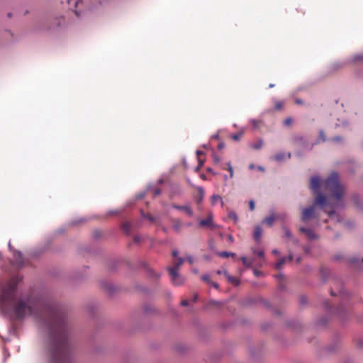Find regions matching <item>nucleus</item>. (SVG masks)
Returning a JSON list of instances; mask_svg holds the SVG:
<instances>
[{"instance_id":"f257e3e1","label":"nucleus","mask_w":363,"mask_h":363,"mask_svg":"<svg viewBox=\"0 0 363 363\" xmlns=\"http://www.w3.org/2000/svg\"><path fill=\"white\" fill-rule=\"evenodd\" d=\"M13 311L18 320L24 318L26 315L39 319L49 333L51 361L53 363H68L71 353L68 328L65 315L60 308L41 301L31 305L18 300L13 303Z\"/></svg>"},{"instance_id":"f03ea898","label":"nucleus","mask_w":363,"mask_h":363,"mask_svg":"<svg viewBox=\"0 0 363 363\" xmlns=\"http://www.w3.org/2000/svg\"><path fill=\"white\" fill-rule=\"evenodd\" d=\"M320 179L318 177L311 178L310 188L315 196V205L323 208L331 216L335 213V208L342 206L345 189L339 182V175L333 172L324 182V189L328 193L331 201L320 192Z\"/></svg>"},{"instance_id":"7ed1b4c3","label":"nucleus","mask_w":363,"mask_h":363,"mask_svg":"<svg viewBox=\"0 0 363 363\" xmlns=\"http://www.w3.org/2000/svg\"><path fill=\"white\" fill-rule=\"evenodd\" d=\"M17 285V279L11 278L2 286L0 294V300L3 304L6 305L14 301Z\"/></svg>"},{"instance_id":"20e7f679","label":"nucleus","mask_w":363,"mask_h":363,"mask_svg":"<svg viewBox=\"0 0 363 363\" xmlns=\"http://www.w3.org/2000/svg\"><path fill=\"white\" fill-rule=\"evenodd\" d=\"M172 278V283L176 286H180L184 282V279L179 273L178 271H168Z\"/></svg>"},{"instance_id":"39448f33","label":"nucleus","mask_w":363,"mask_h":363,"mask_svg":"<svg viewBox=\"0 0 363 363\" xmlns=\"http://www.w3.org/2000/svg\"><path fill=\"white\" fill-rule=\"evenodd\" d=\"M313 216H314V207L313 206L304 208L302 211L301 220L303 222H306L309 219L313 218Z\"/></svg>"},{"instance_id":"423d86ee","label":"nucleus","mask_w":363,"mask_h":363,"mask_svg":"<svg viewBox=\"0 0 363 363\" xmlns=\"http://www.w3.org/2000/svg\"><path fill=\"white\" fill-rule=\"evenodd\" d=\"M184 259L182 257H178L177 260L174 262V266L168 267V271L175 272L179 271L181 266L184 264Z\"/></svg>"},{"instance_id":"0eeeda50","label":"nucleus","mask_w":363,"mask_h":363,"mask_svg":"<svg viewBox=\"0 0 363 363\" xmlns=\"http://www.w3.org/2000/svg\"><path fill=\"white\" fill-rule=\"evenodd\" d=\"M300 231L305 233L308 240H312L318 238L316 234L311 229L303 227L300 228Z\"/></svg>"},{"instance_id":"6e6552de","label":"nucleus","mask_w":363,"mask_h":363,"mask_svg":"<svg viewBox=\"0 0 363 363\" xmlns=\"http://www.w3.org/2000/svg\"><path fill=\"white\" fill-rule=\"evenodd\" d=\"M199 225L203 227H213V215L209 213L206 219L201 220Z\"/></svg>"},{"instance_id":"1a4fd4ad","label":"nucleus","mask_w":363,"mask_h":363,"mask_svg":"<svg viewBox=\"0 0 363 363\" xmlns=\"http://www.w3.org/2000/svg\"><path fill=\"white\" fill-rule=\"evenodd\" d=\"M172 208L177 210H181L184 211L189 216H193V211L189 206H179L174 204L172 205Z\"/></svg>"},{"instance_id":"9d476101","label":"nucleus","mask_w":363,"mask_h":363,"mask_svg":"<svg viewBox=\"0 0 363 363\" xmlns=\"http://www.w3.org/2000/svg\"><path fill=\"white\" fill-rule=\"evenodd\" d=\"M262 234V229L260 226L257 225L255 228L253 238L257 242H259L260 238Z\"/></svg>"},{"instance_id":"9b49d317","label":"nucleus","mask_w":363,"mask_h":363,"mask_svg":"<svg viewBox=\"0 0 363 363\" xmlns=\"http://www.w3.org/2000/svg\"><path fill=\"white\" fill-rule=\"evenodd\" d=\"M173 229L179 233L183 228V223L179 219H173L172 220Z\"/></svg>"},{"instance_id":"f8f14e48","label":"nucleus","mask_w":363,"mask_h":363,"mask_svg":"<svg viewBox=\"0 0 363 363\" xmlns=\"http://www.w3.org/2000/svg\"><path fill=\"white\" fill-rule=\"evenodd\" d=\"M277 218H279V216H274V215H272V216H270L269 217L265 218L262 220V223L266 224L269 227H271L273 225L274 221L275 220V219H277Z\"/></svg>"},{"instance_id":"ddd939ff","label":"nucleus","mask_w":363,"mask_h":363,"mask_svg":"<svg viewBox=\"0 0 363 363\" xmlns=\"http://www.w3.org/2000/svg\"><path fill=\"white\" fill-rule=\"evenodd\" d=\"M293 259V257L291 255H289L288 258L282 257L275 264V267L277 269H280L283 264L286 262V259H289V261H291Z\"/></svg>"},{"instance_id":"4468645a","label":"nucleus","mask_w":363,"mask_h":363,"mask_svg":"<svg viewBox=\"0 0 363 363\" xmlns=\"http://www.w3.org/2000/svg\"><path fill=\"white\" fill-rule=\"evenodd\" d=\"M224 275L227 277L228 281L233 284L234 286H236L239 285L240 281L236 277L229 275L226 271L224 272Z\"/></svg>"},{"instance_id":"2eb2a0df","label":"nucleus","mask_w":363,"mask_h":363,"mask_svg":"<svg viewBox=\"0 0 363 363\" xmlns=\"http://www.w3.org/2000/svg\"><path fill=\"white\" fill-rule=\"evenodd\" d=\"M122 229L126 233L128 234L130 232L131 230V225L128 222H125L122 225Z\"/></svg>"},{"instance_id":"dca6fc26","label":"nucleus","mask_w":363,"mask_h":363,"mask_svg":"<svg viewBox=\"0 0 363 363\" xmlns=\"http://www.w3.org/2000/svg\"><path fill=\"white\" fill-rule=\"evenodd\" d=\"M197 190L199 194L198 203H200L204 196V190L202 187H198Z\"/></svg>"},{"instance_id":"f3484780","label":"nucleus","mask_w":363,"mask_h":363,"mask_svg":"<svg viewBox=\"0 0 363 363\" xmlns=\"http://www.w3.org/2000/svg\"><path fill=\"white\" fill-rule=\"evenodd\" d=\"M217 255L218 256H220V257H223V258H226V257H228L230 256H231V257H234L235 256L234 253H231V252H225V251L219 252L217 253Z\"/></svg>"},{"instance_id":"a211bd4d","label":"nucleus","mask_w":363,"mask_h":363,"mask_svg":"<svg viewBox=\"0 0 363 363\" xmlns=\"http://www.w3.org/2000/svg\"><path fill=\"white\" fill-rule=\"evenodd\" d=\"M226 166L228 167L227 168H225V167H223V169H228V171L230 172V178H233V169L230 163V162L226 163Z\"/></svg>"},{"instance_id":"6ab92c4d","label":"nucleus","mask_w":363,"mask_h":363,"mask_svg":"<svg viewBox=\"0 0 363 363\" xmlns=\"http://www.w3.org/2000/svg\"><path fill=\"white\" fill-rule=\"evenodd\" d=\"M284 107V103L281 101H276L274 103V108L276 110H281Z\"/></svg>"},{"instance_id":"aec40b11","label":"nucleus","mask_w":363,"mask_h":363,"mask_svg":"<svg viewBox=\"0 0 363 363\" xmlns=\"http://www.w3.org/2000/svg\"><path fill=\"white\" fill-rule=\"evenodd\" d=\"M240 259H241V261H242V264H243L245 267H251V265H252V262H250V261L247 259V257H242L240 258Z\"/></svg>"},{"instance_id":"412c9836","label":"nucleus","mask_w":363,"mask_h":363,"mask_svg":"<svg viewBox=\"0 0 363 363\" xmlns=\"http://www.w3.org/2000/svg\"><path fill=\"white\" fill-rule=\"evenodd\" d=\"M285 157V155L284 153H279L274 156V160L277 161H281Z\"/></svg>"},{"instance_id":"4be33fe9","label":"nucleus","mask_w":363,"mask_h":363,"mask_svg":"<svg viewBox=\"0 0 363 363\" xmlns=\"http://www.w3.org/2000/svg\"><path fill=\"white\" fill-rule=\"evenodd\" d=\"M262 146V140H259L257 141V143H255V144H253L252 145V148L255 149V150H258L259 148H261Z\"/></svg>"},{"instance_id":"5701e85b","label":"nucleus","mask_w":363,"mask_h":363,"mask_svg":"<svg viewBox=\"0 0 363 363\" xmlns=\"http://www.w3.org/2000/svg\"><path fill=\"white\" fill-rule=\"evenodd\" d=\"M242 135V133L240 132V133H235V134H233L232 136H231V138L234 140H238L241 136Z\"/></svg>"},{"instance_id":"b1692460","label":"nucleus","mask_w":363,"mask_h":363,"mask_svg":"<svg viewBox=\"0 0 363 363\" xmlns=\"http://www.w3.org/2000/svg\"><path fill=\"white\" fill-rule=\"evenodd\" d=\"M253 250V252L254 254L257 255L258 257H264V251L263 250H254L252 249Z\"/></svg>"},{"instance_id":"393cba45","label":"nucleus","mask_w":363,"mask_h":363,"mask_svg":"<svg viewBox=\"0 0 363 363\" xmlns=\"http://www.w3.org/2000/svg\"><path fill=\"white\" fill-rule=\"evenodd\" d=\"M229 218L233 219L235 221L238 220V216L234 211H230L228 214Z\"/></svg>"},{"instance_id":"a878e982","label":"nucleus","mask_w":363,"mask_h":363,"mask_svg":"<svg viewBox=\"0 0 363 363\" xmlns=\"http://www.w3.org/2000/svg\"><path fill=\"white\" fill-rule=\"evenodd\" d=\"M202 280L210 284L211 283V281L210 279V277L208 274H204L201 277Z\"/></svg>"},{"instance_id":"bb28decb","label":"nucleus","mask_w":363,"mask_h":363,"mask_svg":"<svg viewBox=\"0 0 363 363\" xmlns=\"http://www.w3.org/2000/svg\"><path fill=\"white\" fill-rule=\"evenodd\" d=\"M292 123V118H287L284 121V124L285 125H290Z\"/></svg>"},{"instance_id":"cd10ccee","label":"nucleus","mask_w":363,"mask_h":363,"mask_svg":"<svg viewBox=\"0 0 363 363\" xmlns=\"http://www.w3.org/2000/svg\"><path fill=\"white\" fill-rule=\"evenodd\" d=\"M143 216L145 217V218H147L151 222H155V218L152 216H151V215H147V216L143 215Z\"/></svg>"},{"instance_id":"c85d7f7f","label":"nucleus","mask_w":363,"mask_h":363,"mask_svg":"<svg viewBox=\"0 0 363 363\" xmlns=\"http://www.w3.org/2000/svg\"><path fill=\"white\" fill-rule=\"evenodd\" d=\"M249 206H250V210H251V211H254V209H255V203H254V201H252V200H251V201H250V202H249Z\"/></svg>"},{"instance_id":"c756f323","label":"nucleus","mask_w":363,"mask_h":363,"mask_svg":"<svg viewBox=\"0 0 363 363\" xmlns=\"http://www.w3.org/2000/svg\"><path fill=\"white\" fill-rule=\"evenodd\" d=\"M213 158L215 164H218L220 162V158L216 155H213Z\"/></svg>"},{"instance_id":"7c9ffc66","label":"nucleus","mask_w":363,"mask_h":363,"mask_svg":"<svg viewBox=\"0 0 363 363\" xmlns=\"http://www.w3.org/2000/svg\"><path fill=\"white\" fill-rule=\"evenodd\" d=\"M160 193H161V190L159 188L154 189V196H155L160 195Z\"/></svg>"},{"instance_id":"2f4dec72","label":"nucleus","mask_w":363,"mask_h":363,"mask_svg":"<svg viewBox=\"0 0 363 363\" xmlns=\"http://www.w3.org/2000/svg\"><path fill=\"white\" fill-rule=\"evenodd\" d=\"M186 260H187V261L189 262V264H193V262H194V258H193V257H191V256H187V257H186Z\"/></svg>"},{"instance_id":"473e14b6","label":"nucleus","mask_w":363,"mask_h":363,"mask_svg":"<svg viewBox=\"0 0 363 363\" xmlns=\"http://www.w3.org/2000/svg\"><path fill=\"white\" fill-rule=\"evenodd\" d=\"M212 199H213L214 202L218 201V200H221V197L220 196H217V195H213L212 196Z\"/></svg>"},{"instance_id":"72a5a7b5","label":"nucleus","mask_w":363,"mask_h":363,"mask_svg":"<svg viewBox=\"0 0 363 363\" xmlns=\"http://www.w3.org/2000/svg\"><path fill=\"white\" fill-rule=\"evenodd\" d=\"M181 304L182 306H187L189 305V301L188 300H183L182 302H181Z\"/></svg>"},{"instance_id":"f704fd0d","label":"nucleus","mask_w":363,"mask_h":363,"mask_svg":"<svg viewBox=\"0 0 363 363\" xmlns=\"http://www.w3.org/2000/svg\"><path fill=\"white\" fill-rule=\"evenodd\" d=\"M357 262H358V260H357V258H355V257L351 258V259H350V262H351L352 264H355L356 263H357Z\"/></svg>"},{"instance_id":"c9c22d12","label":"nucleus","mask_w":363,"mask_h":363,"mask_svg":"<svg viewBox=\"0 0 363 363\" xmlns=\"http://www.w3.org/2000/svg\"><path fill=\"white\" fill-rule=\"evenodd\" d=\"M210 284H212V286H213L215 289H218V287H219L218 284H217V283H216V282H212V281H211V283H210Z\"/></svg>"},{"instance_id":"e433bc0d","label":"nucleus","mask_w":363,"mask_h":363,"mask_svg":"<svg viewBox=\"0 0 363 363\" xmlns=\"http://www.w3.org/2000/svg\"><path fill=\"white\" fill-rule=\"evenodd\" d=\"M177 255H178L177 250H174L172 251V256L173 257H177Z\"/></svg>"},{"instance_id":"4c0bfd02","label":"nucleus","mask_w":363,"mask_h":363,"mask_svg":"<svg viewBox=\"0 0 363 363\" xmlns=\"http://www.w3.org/2000/svg\"><path fill=\"white\" fill-rule=\"evenodd\" d=\"M140 237H138V236L135 237V238H134V241H135V242H140Z\"/></svg>"},{"instance_id":"58836bf2","label":"nucleus","mask_w":363,"mask_h":363,"mask_svg":"<svg viewBox=\"0 0 363 363\" xmlns=\"http://www.w3.org/2000/svg\"><path fill=\"white\" fill-rule=\"evenodd\" d=\"M225 270H221V269L218 270V271H217V274H224V272H225Z\"/></svg>"},{"instance_id":"ea45409f","label":"nucleus","mask_w":363,"mask_h":363,"mask_svg":"<svg viewBox=\"0 0 363 363\" xmlns=\"http://www.w3.org/2000/svg\"><path fill=\"white\" fill-rule=\"evenodd\" d=\"M224 147L223 143H219L218 145V149H222Z\"/></svg>"},{"instance_id":"a19ab883","label":"nucleus","mask_w":363,"mask_h":363,"mask_svg":"<svg viewBox=\"0 0 363 363\" xmlns=\"http://www.w3.org/2000/svg\"><path fill=\"white\" fill-rule=\"evenodd\" d=\"M272 253L277 255L279 254V252L277 250H272Z\"/></svg>"},{"instance_id":"79ce46f5","label":"nucleus","mask_w":363,"mask_h":363,"mask_svg":"<svg viewBox=\"0 0 363 363\" xmlns=\"http://www.w3.org/2000/svg\"><path fill=\"white\" fill-rule=\"evenodd\" d=\"M283 277H284V276H283V274H277V275L276 276V277H277V279L283 278Z\"/></svg>"},{"instance_id":"37998d69","label":"nucleus","mask_w":363,"mask_h":363,"mask_svg":"<svg viewBox=\"0 0 363 363\" xmlns=\"http://www.w3.org/2000/svg\"><path fill=\"white\" fill-rule=\"evenodd\" d=\"M228 240H229L230 242H233V237L231 235H228Z\"/></svg>"},{"instance_id":"c03bdc74","label":"nucleus","mask_w":363,"mask_h":363,"mask_svg":"<svg viewBox=\"0 0 363 363\" xmlns=\"http://www.w3.org/2000/svg\"><path fill=\"white\" fill-rule=\"evenodd\" d=\"M203 164V161H201V160H199V166L201 167Z\"/></svg>"},{"instance_id":"a18cd8bd","label":"nucleus","mask_w":363,"mask_h":363,"mask_svg":"<svg viewBox=\"0 0 363 363\" xmlns=\"http://www.w3.org/2000/svg\"><path fill=\"white\" fill-rule=\"evenodd\" d=\"M340 140V138L339 137H335L333 138V140L335 141H339Z\"/></svg>"},{"instance_id":"49530a36","label":"nucleus","mask_w":363,"mask_h":363,"mask_svg":"<svg viewBox=\"0 0 363 363\" xmlns=\"http://www.w3.org/2000/svg\"><path fill=\"white\" fill-rule=\"evenodd\" d=\"M340 294H342V296L346 295V294H345V292L344 291H340Z\"/></svg>"},{"instance_id":"de8ad7c7","label":"nucleus","mask_w":363,"mask_h":363,"mask_svg":"<svg viewBox=\"0 0 363 363\" xmlns=\"http://www.w3.org/2000/svg\"><path fill=\"white\" fill-rule=\"evenodd\" d=\"M196 153H197V155H202V154H203V152H202V151H199V150H198V151L196 152Z\"/></svg>"},{"instance_id":"09e8293b","label":"nucleus","mask_w":363,"mask_h":363,"mask_svg":"<svg viewBox=\"0 0 363 363\" xmlns=\"http://www.w3.org/2000/svg\"><path fill=\"white\" fill-rule=\"evenodd\" d=\"M300 261H301V257H297V258H296V262H297V263H299V262H300Z\"/></svg>"},{"instance_id":"8fccbe9b","label":"nucleus","mask_w":363,"mask_h":363,"mask_svg":"<svg viewBox=\"0 0 363 363\" xmlns=\"http://www.w3.org/2000/svg\"><path fill=\"white\" fill-rule=\"evenodd\" d=\"M330 294L332 296H336L333 289H331Z\"/></svg>"},{"instance_id":"3c124183","label":"nucleus","mask_w":363,"mask_h":363,"mask_svg":"<svg viewBox=\"0 0 363 363\" xmlns=\"http://www.w3.org/2000/svg\"><path fill=\"white\" fill-rule=\"evenodd\" d=\"M197 297H198V296L196 294V295L194 296V299H193V301H194V302L196 301Z\"/></svg>"},{"instance_id":"603ef678","label":"nucleus","mask_w":363,"mask_h":363,"mask_svg":"<svg viewBox=\"0 0 363 363\" xmlns=\"http://www.w3.org/2000/svg\"><path fill=\"white\" fill-rule=\"evenodd\" d=\"M304 250H305L306 253H308V252H309V250L307 247H305Z\"/></svg>"},{"instance_id":"864d4df0","label":"nucleus","mask_w":363,"mask_h":363,"mask_svg":"<svg viewBox=\"0 0 363 363\" xmlns=\"http://www.w3.org/2000/svg\"><path fill=\"white\" fill-rule=\"evenodd\" d=\"M193 272H194V273H195V274H197V273H198V270H197V269H194V270H193Z\"/></svg>"},{"instance_id":"5fc2aeb1","label":"nucleus","mask_w":363,"mask_h":363,"mask_svg":"<svg viewBox=\"0 0 363 363\" xmlns=\"http://www.w3.org/2000/svg\"><path fill=\"white\" fill-rule=\"evenodd\" d=\"M269 86L270 88H272V87H274V84H269Z\"/></svg>"},{"instance_id":"6e6d98bb","label":"nucleus","mask_w":363,"mask_h":363,"mask_svg":"<svg viewBox=\"0 0 363 363\" xmlns=\"http://www.w3.org/2000/svg\"><path fill=\"white\" fill-rule=\"evenodd\" d=\"M286 235L287 236H290V234H289V233L288 231H286Z\"/></svg>"},{"instance_id":"4d7b16f0","label":"nucleus","mask_w":363,"mask_h":363,"mask_svg":"<svg viewBox=\"0 0 363 363\" xmlns=\"http://www.w3.org/2000/svg\"><path fill=\"white\" fill-rule=\"evenodd\" d=\"M255 274L256 275H258V274H259V272H258L257 270H255Z\"/></svg>"},{"instance_id":"13d9d810","label":"nucleus","mask_w":363,"mask_h":363,"mask_svg":"<svg viewBox=\"0 0 363 363\" xmlns=\"http://www.w3.org/2000/svg\"><path fill=\"white\" fill-rule=\"evenodd\" d=\"M296 103L301 104V101L300 100H296Z\"/></svg>"},{"instance_id":"bf43d9fd","label":"nucleus","mask_w":363,"mask_h":363,"mask_svg":"<svg viewBox=\"0 0 363 363\" xmlns=\"http://www.w3.org/2000/svg\"><path fill=\"white\" fill-rule=\"evenodd\" d=\"M301 302L303 303L305 302V299L303 298H301Z\"/></svg>"},{"instance_id":"052dcab7","label":"nucleus","mask_w":363,"mask_h":363,"mask_svg":"<svg viewBox=\"0 0 363 363\" xmlns=\"http://www.w3.org/2000/svg\"><path fill=\"white\" fill-rule=\"evenodd\" d=\"M224 179H225V180H227V176L226 175H225Z\"/></svg>"},{"instance_id":"680f3d73","label":"nucleus","mask_w":363,"mask_h":363,"mask_svg":"<svg viewBox=\"0 0 363 363\" xmlns=\"http://www.w3.org/2000/svg\"><path fill=\"white\" fill-rule=\"evenodd\" d=\"M290 157H291V154H290V153H289V154H288V157L289 158Z\"/></svg>"},{"instance_id":"e2e57ef3","label":"nucleus","mask_w":363,"mask_h":363,"mask_svg":"<svg viewBox=\"0 0 363 363\" xmlns=\"http://www.w3.org/2000/svg\"><path fill=\"white\" fill-rule=\"evenodd\" d=\"M362 262L363 263V258L362 259Z\"/></svg>"}]
</instances>
